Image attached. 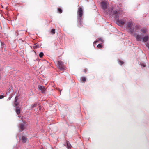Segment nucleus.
<instances>
[{
    "mask_svg": "<svg viewBox=\"0 0 149 149\" xmlns=\"http://www.w3.org/2000/svg\"><path fill=\"white\" fill-rule=\"evenodd\" d=\"M37 105V103L36 102L35 103L32 104V106H31V107L32 108H33L34 107H36Z\"/></svg>",
    "mask_w": 149,
    "mask_h": 149,
    "instance_id": "18",
    "label": "nucleus"
},
{
    "mask_svg": "<svg viewBox=\"0 0 149 149\" xmlns=\"http://www.w3.org/2000/svg\"><path fill=\"white\" fill-rule=\"evenodd\" d=\"M120 11L115 10L113 12V15H116L115 16L114 18L115 19L116 21H117L119 19V15L120 14Z\"/></svg>",
    "mask_w": 149,
    "mask_h": 149,
    "instance_id": "5",
    "label": "nucleus"
},
{
    "mask_svg": "<svg viewBox=\"0 0 149 149\" xmlns=\"http://www.w3.org/2000/svg\"><path fill=\"white\" fill-rule=\"evenodd\" d=\"M18 96H17L15 97L14 101V104L15 106H17L18 105L19 103L17 102V100L18 99Z\"/></svg>",
    "mask_w": 149,
    "mask_h": 149,
    "instance_id": "10",
    "label": "nucleus"
},
{
    "mask_svg": "<svg viewBox=\"0 0 149 149\" xmlns=\"http://www.w3.org/2000/svg\"><path fill=\"white\" fill-rule=\"evenodd\" d=\"M34 47V48L36 49L39 47V45H36Z\"/></svg>",
    "mask_w": 149,
    "mask_h": 149,
    "instance_id": "23",
    "label": "nucleus"
},
{
    "mask_svg": "<svg viewBox=\"0 0 149 149\" xmlns=\"http://www.w3.org/2000/svg\"><path fill=\"white\" fill-rule=\"evenodd\" d=\"M141 65L143 67H145V65L144 64H141Z\"/></svg>",
    "mask_w": 149,
    "mask_h": 149,
    "instance_id": "28",
    "label": "nucleus"
},
{
    "mask_svg": "<svg viewBox=\"0 0 149 149\" xmlns=\"http://www.w3.org/2000/svg\"><path fill=\"white\" fill-rule=\"evenodd\" d=\"M98 42H99L100 43H103V39H102L101 38H99L97 40L94 42L93 44L94 46H95V45L96 44V43Z\"/></svg>",
    "mask_w": 149,
    "mask_h": 149,
    "instance_id": "9",
    "label": "nucleus"
},
{
    "mask_svg": "<svg viewBox=\"0 0 149 149\" xmlns=\"http://www.w3.org/2000/svg\"><path fill=\"white\" fill-rule=\"evenodd\" d=\"M38 89L40 90L42 93H45L46 89L45 87L41 85H39L38 86Z\"/></svg>",
    "mask_w": 149,
    "mask_h": 149,
    "instance_id": "7",
    "label": "nucleus"
},
{
    "mask_svg": "<svg viewBox=\"0 0 149 149\" xmlns=\"http://www.w3.org/2000/svg\"><path fill=\"white\" fill-rule=\"evenodd\" d=\"M39 108L40 109V106H39Z\"/></svg>",
    "mask_w": 149,
    "mask_h": 149,
    "instance_id": "32",
    "label": "nucleus"
},
{
    "mask_svg": "<svg viewBox=\"0 0 149 149\" xmlns=\"http://www.w3.org/2000/svg\"><path fill=\"white\" fill-rule=\"evenodd\" d=\"M111 11H112L113 10V8H111Z\"/></svg>",
    "mask_w": 149,
    "mask_h": 149,
    "instance_id": "31",
    "label": "nucleus"
},
{
    "mask_svg": "<svg viewBox=\"0 0 149 149\" xmlns=\"http://www.w3.org/2000/svg\"><path fill=\"white\" fill-rule=\"evenodd\" d=\"M97 47H98V48H102V45L101 44V43L100 44H99L97 46Z\"/></svg>",
    "mask_w": 149,
    "mask_h": 149,
    "instance_id": "22",
    "label": "nucleus"
},
{
    "mask_svg": "<svg viewBox=\"0 0 149 149\" xmlns=\"http://www.w3.org/2000/svg\"><path fill=\"white\" fill-rule=\"evenodd\" d=\"M63 63L61 61H58V67L61 70H64L65 69Z\"/></svg>",
    "mask_w": 149,
    "mask_h": 149,
    "instance_id": "3",
    "label": "nucleus"
},
{
    "mask_svg": "<svg viewBox=\"0 0 149 149\" xmlns=\"http://www.w3.org/2000/svg\"><path fill=\"white\" fill-rule=\"evenodd\" d=\"M44 55V54L42 52H40L39 54V56L40 58H42L43 57Z\"/></svg>",
    "mask_w": 149,
    "mask_h": 149,
    "instance_id": "17",
    "label": "nucleus"
},
{
    "mask_svg": "<svg viewBox=\"0 0 149 149\" xmlns=\"http://www.w3.org/2000/svg\"><path fill=\"white\" fill-rule=\"evenodd\" d=\"M19 128L21 130V131H23L24 129V125L23 123L20 124Z\"/></svg>",
    "mask_w": 149,
    "mask_h": 149,
    "instance_id": "15",
    "label": "nucleus"
},
{
    "mask_svg": "<svg viewBox=\"0 0 149 149\" xmlns=\"http://www.w3.org/2000/svg\"><path fill=\"white\" fill-rule=\"evenodd\" d=\"M126 21V20L125 19H120L117 21V23L119 25H123L125 24Z\"/></svg>",
    "mask_w": 149,
    "mask_h": 149,
    "instance_id": "6",
    "label": "nucleus"
},
{
    "mask_svg": "<svg viewBox=\"0 0 149 149\" xmlns=\"http://www.w3.org/2000/svg\"><path fill=\"white\" fill-rule=\"evenodd\" d=\"M15 111L17 115H19L20 113V109L19 108V107H16Z\"/></svg>",
    "mask_w": 149,
    "mask_h": 149,
    "instance_id": "14",
    "label": "nucleus"
},
{
    "mask_svg": "<svg viewBox=\"0 0 149 149\" xmlns=\"http://www.w3.org/2000/svg\"><path fill=\"white\" fill-rule=\"evenodd\" d=\"M67 145V147L68 149H70L71 148V145L70 144L69 141H66L65 145Z\"/></svg>",
    "mask_w": 149,
    "mask_h": 149,
    "instance_id": "12",
    "label": "nucleus"
},
{
    "mask_svg": "<svg viewBox=\"0 0 149 149\" xmlns=\"http://www.w3.org/2000/svg\"><path fill=\"white\" fill-rule=\"evenodd\" d=\"M58 12L60 13H61L62 12V9L60 8L58 9Z\"/></svg>",
    "mask_w": 149,
    "mask_h": 149,
    "instance_id": "21",
    "label": "nucleus"
},
{
    "mask_svg": "<svg viewBox=\"0 0 149 149\" xmlns=\"http://www.w3.org/2000/svg\"><path fill=\"white\" fill-rule=\"evenodd\" d=\"M84 72L85 73H86L87 71V70L86 69H84Z\"/></svg>",
    "mask_w": 149,
    "mask_h": 149,
    "instance_id": "29",
    "label": "nucleus"
},
{
    "mask_svg": "<svg viewBox=\"0 0 149 149\" xmlns=\"http://www.w3.org/2000/svg\"><path fill=\"white\" fill-rule=\"evenodd\" d=\"M12 97V96L9 97V98L7 99V100L8 101L10 100L11 99Z\"/></svg>",
    "mask_w": 149,
    "mask_h": 149,
    "instance_id": "27",
    "label": "nucleus"
},
{
    "mask_svg": "<svg viewBox=\"0 0 149 149\" xmlns=\"http://www.w3.org/2000/svg\"><path fill=\"white\" fill-rule=\"evenodd\" d=\"M57 89L60 92L61 91V90L59 88H57Z\"/></svg>",
    "mask_w": 149,
    "mask_h": 149,
    "instance_id": "30",
    "label": "nucleus"
},
{
    "mask_svg": "<svg viewBox=\"0 0 149 149\" xmlns=\"http://www.w3.org/2000/svg\"><path fill=\"white\" fill-rule=\"evenodd\" d=\"M141 31L143 33H146L147 31L146 29L143 28L141 29Z\"/></svg>",
    "mask_w": 149,
    "mask_h": 149,
    "instance_id": "16",
    "label": "nucleus"
},
{
    "mask_svg": "<svg viewBox=\"0 0 149 149\" xmlns=\"http://www.w3.org/2000/svg\"><path fill=\"white\" fill-rule=\"evenodd\" d=\"M108 5V3L105 1H102L101 3V6L102 8L104 10L107 8Z\"/></svg>",
    "mask_w": 149,
    "mask_h": 149,
    "instance_id": "4",
    "label": "nucleus"
},
{
    "mask_svg": "<svg viewBox=\"0 0 149 149\" xmlns=\"http://www.w3.org/2000/svg\"><path fill=\"white\" fill-rule=\"evenodd\" d=\"M4 96L3 95H0V99H2V98H4Z\"/></svg>",
    "mask_w": 149,
    "mask_h": 149,
    "instance_id": "26",
    "label": "nucleus"
},
{
    "mask_svg": "<svg viewBox=\"0 0 149 149\" xmlns=\"http://www.w3.org/2000/svg\"><path fill=\"white\" fill-rule=\"evenodd\" d=\"M133 23L132 22H129L127 23L126 29L128 32L130 33H133L134 32V28L133 27Z\"/></svg>",
    "mask_w": 149,
    "mask_h": 149,
    "instance_id": "2",
    "label": "nucleus"
},
{
    "mask_svg": "<svg viewBox=\"0 0 149 149\" xmlns=\"http://www.w3.org/2000/svg\"><path fill=\"white\" fill-rule=\"evenodd\" d=\"M119 63L120 65H122L124 63V62L120 60H119Z\"/></svg>",
    "mask_w": 149,
    "mask_h": 149,
    "instance_id": "20",
    "label": "nucleus"
},
{
    "mask_svg": "<svg viewBox=\"0 0 149 149\" xmlns=\"http://www.w3.org/2000/svg\"><path fill=\"white\" fill-rule=\"evenodd\" d=\"M51 33L52 34H54L55 33V30L54 29H52Z\"/></svg>",
    "mask_w": 149,
    "mask_h": 149,
    "instance_id": "19",
    "label": "nucleus"
},
{
    "mask_svg": "<svg viewBox=\"0 0 149 149\" xmlns=\"http://www.w3.org/2000/svg\"><path fill=\"white\" fill-rule=\"evenodd\" d=\"M136 40L137 41H141V40L142 39V38L141 35H137L135 36Z\"/></svg>",
    "mask_w": 149,
    "mask_h": 149,
    "instance_id": "8",
    "label": "nucleus"
},
{
    "mask_svg": "<svg viewBox=\"0 0 149 149\" xmlns=\"http://www.w3.org/2000/svg\"><path fill=\"white\" fill-rule=\"evenodd\" d=\"M27 138L25 136H23L22 138L21 141L23 143H25L26 142Z\"/></svg>",
    "mask_w": 149,
    "mask_h": 149,
    "instance_id": "13",
    "label": "nucleus"
},
{
    "mask_svg": "<svg viewBox=\"0 0 149 149\" xmlns=\"http://www.w3.org/2000/svg\"><path fill=\"white\" fill-rule=\"evenodd\" d=\"M149 39V37L148 35H146L142 38L143 41L146 42L148 41Z\"/></svg>",
    "mask_w": 149,
    "mask_h": 149,
    "instance_id": "11",
    "label": "nucleus"
},
{
    "mask_svg": "<svg viewBox=\"0 0 149 149\" xmlns=\"http://www.w3.org/2000/svg\"><path fill=\"white\" fill-rule=\"evenodd\" d=\"M83 10L82 8L79 7L77 11V20L78 22V26L79 27L82 26V23L83 21Z\"/></svg>",
    "mask_w": 149,
    "mask_h": 149,
    "instance_id": "1",
    "label": "nucleus"
},
{
    "mask_svg": "<svg viewBox=\"0 0 149 149\" xmlns=\"http://www.w3.org/2000/svg\"><path fill=\"white\" fill-rule=\"evenodd\" d=\"M82 81H83L84 82H85L86 81V78L84 77H83L82 78Z\"/></svg>",
    "mask_w": 149,
    "mask_h": 149,
    "instance_id": "25",
    "label": "nucleus"
},
{
    "mask_svg": "<svg viewBox=\"0 0 149 149\" xmlns=\"http://www.w3.org/2000/svg\"><path fill=\"white\" fill-rule=\"evenodd\" d=\"M146 45L149 49V41L146 43Z\"/></svg>",
    "mask_w": 149,
    "mask_h": 149,
    "instance_id": "24",
    "label": "nucleus"
}]
</instances>
